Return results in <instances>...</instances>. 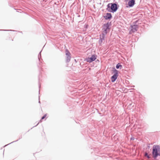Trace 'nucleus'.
Masks as SVG:
<instances>
[{
	"instance_id": "f257e3e1",
	"label": "nucleus",
	"mask_w": 160,
	"mask_h": 160,
	"mask_svg": "<svg viewBox=\"0 0 160 160\" xmlns=\"http://www.w3.org/2000/svg\"><path fill=\"white\" fill-rule=\"evenodd\" d=\"M118 9L117 4L116 3H109L107 5L106 10L109 12H114Z\"/></svg>"
},
{
	"instance_id": "f03ea898",
	"label": "nucleus",
	"mask_w": 160,
	"mask_h": 160,
	"mask_svg": "<svg viewBox=\"0 0 160 160\" xmlns=\"http://www.w3.org/2000/svg\"><path fill=\"white\" fill-rule=\"evenodd\" d=\"M160 147L158 145H154L153 147L152 154L154 159L159 155L158 152L160 151Z\"/></svg>"
},
{
	"instance_id": "7ed1b4c3",
	"label": "nucleus",
	"mask_w": 160,
	"mask_h": 160,
	"mask_svg": "<svg viewBox=\"0 0 160 160\" xmlns=\"http://www.w3.org/2000/svg\"><path fill=\"white\" fill-rule=\"evenodd\" d=\"M111 25V22H108L107 23L104 24L102 26V33L103 35L106 36L108 32L109 31V27Z\"/></svg>"
},
{
	"instance_id": "20e7f679",
	"label": "nucleus",
	"mask_w": 160,
	"mask_h": 160,
	"mask_svg": "<svg viewBox=\"0 0 160 160\" xmlns=\"http://www.w3.org/2000/svg\"><path fill=\"white\" fill-rule=\"evenodd\" d=\"M114 75L111 77V81L112 82H114L117 79L118 71L115 69L114 71Z\"/></svg>"
},
{
	"instance_id": "39448f33",
	"label": "nucleus",
	"mask_w": 160,
	"mask_h": 160,
	"mask_svg": "<svg viewBox=\"0 0 160 160\" xmlns=\"http://www.w3.org/2000/svg\"><path fill=\"white\" fill-rule=\"evenodd\" d=\"M65 52L66 56V61L68 62H70L71 59V53L68 49L66 50Z\"/></svg>"
},
{
	"instance_id": "423d86ee",
	"label": "nucleus",
	"mask_w": 160,
	"mask_h": 160,
	"mask_svg": "<svg viewBox=\"0 0 160 160\" xmlns=\"http://www.w3.org/2000/svg\"><path fill=\"white\" fill-rule=\"evenodd\" d=\"M97 56L95 54L92 55L90 58H88L86 59V61L87 62H91L94 61L97 58Z\"/></svg>"
},
{
	"instance_id": "0eeeda50",
	"label": "nucleus",
	"mask_w": 160,
	"mask_h": 160,
	"mask_svg": "<svg viewBox=\"0 0 160 160\" xmlns=\"http://www.w3.org/2000/svg\"><path fill=\"white\" fill-rule=\"evenodd\" d=\"M105 36L103 35V34H102L100 36V38L98 41V43L100 46L102 45L103 41H104L105 39Z\"/></svg>"
},
{
	"instance_id": "6e6552de",
	"label": "nucleus",
	"mask_w": 160,
	"mask_h": 160,
	"mask_svg": "<svg viewBox=\"0 0 160 160\" xmlns=\"http://www.w3.org/2000/svg\"><path fill=\"white\" fill-rule=\"evenodd\" d=\"M131 27L132 28L131 32H134L137 30L138 26L137 25H131Z\"/></svg>"
},
{
	"instance_id": "1a4fd4ad",
	"label": "nucleus",
	"mask_w": 160,
	"mask_h": 160,
	"mask_svg": "<svg viewBox=\"0 0 160 160\" xmlns=\"http://www.w3.org/2000/svg\"><path fill=\"white\" fill-rule=\"evenodd\" d=\"M135 4V0H131L129 1L128 3V5L130 7H132Z\"/></svg>"
},
{
	"instance_id": "9d476101",
	"label": "nucleus",
	"mask_w": 160,
	"mask_h": 160,
	"mask_svg": "<svg viewBox=\"0 0 160 160\" xmlns=\"http://www.w3.org/2000/svg\"><path fill=\"white\" fill-rule=\"evenodd\" d=\"M103 17L106 20H108L111 19L112 16L111 13H106V15L104 16Z\"/></svg>"
},
{
	"instance_id": "9b49d317",
	"label": "nucleus",
	"mask_w": 160,
	"mask_h": 160,
	"mask_svg": "<svg viewBox=\"0 0 160 160\" xmlns=\"http://www.w3.org/2000/svg\"><path fill=\"white\" fill-rule=\"evenodd\" d=\"M119 67H122V65H120L119 63H118V64L116 66V68L117 69H118Z\"/></svg>"
},
{
	"instance_id": "f8f14e48",
	"label": "nucleus",
	"mask_w": 160,
	"mask_h": 160,
	"mask_svg": "<svg viewBox=\"0 0 160 160\" xmlns=\"http://www.w3.org/2000/svg\"><path fill=\"white\" fill-rule=\"evenodd\" d=\"M145 156L147 157L148 158H150V157H149V156L148 155V153H146L145 154Z\"/></svg>"
},
{
	"instance_id": "ddd939ff",
	"label": "nucleus",
	"mask_w": 160,
	"mask_h": 160,
	"mask_svg": "<svg viewBox=\"0 0 160 160\" xmlns=\"http://www.w3.org/2000/svg\"><path fill=\"white\" fill-rule=\"evenodd\" d=\"M41 52H40V53H39V55H38V59H39V60H40V58H41Z\"/></svg>"
},
{
	"instance_id": "4468645a",
	"label": "nucleus",
	"mask_w": 160,
	"mask_h": 160,
	"mask_svg": "<svg viewBox=\"0 0 160 160\" xmlns=\"http://www.w3.org/2000/svg\"><path fill=\"white\" fill-rule=\"evenodd\" d=\"M46 117V115H44L42 118H41V119H44L45 117Z\"/></svg>"
},
{
	"instance_id": "2eb2a0df",
	"label": "nucleus",
	"mask_w": 160,
	"mask_h": 160,
	"mask_svg": "<svg viewBox=\"0 0 160 160\" xmlns=\"http://www.w3.org/2000/svg\"><path fill=\"white\" fill-rule=\"evenodd\" d=\"M134 139V138H131V140H133Z\"/></svg>"
},
{
	"instance_id": "dca6fc26",
	"label": "nucleus",
	"mask_w": 160,
	"mask_h": 160,
	"mask_svg": "<svg viewBox=\"0 0 160 160\" xmlns=\"http://www.w3.org/2000/svg\"><path fill=\"white\" fill-rule=\"evenodd\" d=\"M38 123H38L37 124V125H36V126H37V125H38Z\"/></svg>"
}]
</instances>
